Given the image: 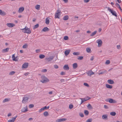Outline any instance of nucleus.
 I'll list each match as a JSON object with an SVG mask.
<instances>
[{
  "instance_id": "obj_1",
  "label": "nucleus",
  "mask_w": 122,
  "mask_h": 122,
  "mask_svg": "<svg viewBox=\"0 0 122 122\" xmlns=\"http://www.w3.org/2000/svg\"><path fill=\"white\" fill-rule=\"evenodd\" d=\"M21 30H22V31L25 33L30 34L31 33V31L30 29L28 28L27 27H25L24 28L21 29Z\"/></svg>"
},
{
  "instance_id": "obj_2",
  "label": "nucleus",
  "mask_w": 122,
  "mask_h": 122,
  "mask_svg": "<svg viewBox=\"0 0 122 122\" xmlns=\"http://www.w3.org/2000/svg\"><path fill=\"white\" fill-rule=\"evenodd\" d=\"M41 80H40V82L42 83H44L48 82L49 80L46 77H41Z\"/></svg>"
},
{
  "instance_id": "obj_3",
  "label": "nucleus",
  "mask_w": 122,
  "mask_h": 122,
  "mask_svg": "<svg viewBox=\"0 0 122 122\" xmlns=\"http://www.w3.org/2000/svg\"><path fill=\"white\" fill-rule=\"evenodd\" d=\"M61 11L60 10H58L56 13L55 14V18H60V15L61 14Z\"/></svg>"
},
{
  "instance_id": "obj_4",
  "label": "nucleus",
  "mask_w": 122,
  "mask_h": 122,
  "mask_svg": "<svg viewBox=\"0 0 122 122\" xmlns=\"http://www.w3.org/2000/svg\"><path fill=\"white\" fill-rule=\"evenodd\" d=\"M107 9L113 15H114L116 17L117 16V13L115 11L112 10L109 7Z\"/></svg>"
},
{
  "instance_id": "obj_5",
  "label": "nucleus",
  "mask_w": 122,
  "mask_h": 122,
  "mask_svg": "<svg viewBox=\"0 0 122 122\" xmlns=\"http://www.w3.org/2000/svg\"><path fill=\"white\" fill-rule=\"evenodd\" d=\"M86 73L89 76H91L94 74V72L92 71L91 70H89L88 71L86 72Z\"/></svg>"
},
{
  "instance_id": "obj_6",
  "label": "nucleus",
  "mask_w": 122,
  "mask_h": 122,
  "mask_svg": "<svg viewBox=\"0 0 122 122\" xmlns=\"http://www.w3.org/2000/svg\"><path fill=\"white\" fill-rule=\"evenodd\" d=\"M97 42L98 43V47H100L102 45V42L101 40H98L97 41Z\"/></svg>"
},
{
  "instance_id": "obj_7",
  "label": "nucleus",
  "mask_w": 122,
  "mask_h": 122,
  "mask_svg": "<svg viewBox=\"0 0 122 122\" xmlns=\"http://www.w3.org/2000/svg\"><path fill=\"white\" fill-rule=\"evenodd\" d=\"M107 72V71L105 70H100L98 74L99 75L101 74H104L105 73Z\"/></svg>"
},
{
  "instance_id": "obj_8",
  "label": "nucleus",
  "mask_w": 122,
  "mask_h": 122,
  "mask_svg": "<svg viewBox=\"0 0 122 122\" xmlns=\"http://www.w3.org/2000/svg\"><path fill=\"white\" fill-rule=\"evenodd\" d=\"M29 99V98L27 97H24L22 101V103H25L27 102Z\"/></svg>"
},
{
  "instance_id": "obj_9",
  "label": "nucleus",
  "mask_w": 122,
  "mask_h": 122,
  "mask_svg": "<svg viewBox=\"0 0 122 122\" xmlns=\"http://www.w3.org/2000/svg\"><path fill=\"white\" fill-rule=\"evenodd\" d=\"M67 119L66 118H60L56 120V122H59L66 121Z\"/></svg>"
},
{
  "instance_id": "obj_10",
  "label": "nucleus",
  "mask_w": 122,
  "mask_h": 122,
  "mask_svg": "<svg viewBox=\"0 0 122 122\" xmlns=\"http://www.w3.org/2000/svg\"><path fill=\"white\" fill-rule=\"evenodd\" d=\"M28 63H24L22 65V68H27L28 67Z\"/></svg>"
},
{
  "instance_id": "obj_11",
  "label": "nucleus",
  "mask_w": 122,
  "mask_h": 122,
  "mask_svg": "<svg viewBox=\"0 0 122 122\" xmlns=\"http://www.w3.org/2000/svg\"><path fill=\"white\" fill-rule=\"evenodd\" d=\"M6 25L9 28L12 27L15 25L13 23H7Z\"/></svg>"
},
{
  "instance_id": "obj_12",
  "label": "nucleus",
  "mask_w": 122,
  "mask_h": 122,
  "mask_svg": "<svg viewBox=\"0 0 122 122\" xmlns=\"http://www.w3.org/2000/svg\"><path fill=\"white\" fill-rule=\"evenodd\" d=\"M54 58L53 56H50L49 57L47 58L46 59V60L48 61H51Z\"/></svg>"
},
{
  "instance_id": "obj_13",
  "label": "nucleus",
  "mask_w": 122,
  "mask_h": 122,
  "mask_svg": "<svg viewBox=\"0 0 122 122\" xmlns=\"http://www.w3.org/2000/svg\"><path fill=\"white\" fill-rule=\"evenodd\" d=\"M28 111L27 107H23L21 109V111L23 112H25Z\"/></svg>"
},
{
  "instance_id": "obj_14",
  "label": "nucleus",
  "mask_w": 122,
  "mask_h": 122,
  "mask_svg": "<svg viewBox=\"0 0 122 122\" xmlns=\"http://www.w3.org/2000/svg\"><path fill=\"white\" fill-rule=\"evenodd\" d=\"M63 69L66 70H69V68L68 65H65L63 67Z\"/></svg>"
},
{
  "instance_id": "obj_15",
  "label": "nucleus",
  "mask_w": 122,
  "mask_h": 122,
  "mask_svg": "<svg viewBox=\"0 0 122 122\" xmlns=\"http://www.w3.org/2000/svg\"><path fill=\"white\" fill-rule=\"evenodd\" d=\"M24 8L23 7H21L19 8L18 10V12L19 13L22 12L24 10Z\"/></svg>"
},
{
  "instance_id": "obj_16",
  "label": "nucleus",
  "mask_w": 122,
  "mask_h": 122,
  "mask_svg": "<svg viewBox=\"0 0 122 122\" xmlns=\"http://www.w3.org/2000/svg\"><path fill=\"white\" fill-rule=\"evenodd\" d=\"M71 50H66L65 51V54L66 56H67Z\"/></svg>"
},
{
  "instance_id": "obj_17",
  "label": "nucleus",
  "mask_w": 122,
  "mask_h": 122,
  "mask_svg": "<svg viewBox=\"0 0 122 122\" xmlns=\"http://www.w3.org/2000/svg\"><path fill=\"white\" fill-rule=\"evenodd\" d=\"M49 29L46 27H45L41 30L42 32H46L48 31Z\"/></svg>"
},
{
  "instance_id": "obj_18",
  "label": "nucleus",
  "mask_w": 122,
  "mask_h": 122,
  "mask_svg": "<svg viewBox=\"0 0 122 122\" xmlns=\"http://www.w3.org/2000/svg\"><path fill=\"white\" fill-rule=\"evenodd\" d=\"M6 14L5 12L4 11H2L1 10H0V15H5Z\"/></svg>"
},
{
  "instance_id": "obj_19",
  "label": "nucleus",
  "mask_w": 122,
  "mask_h": 122,
  "mask_svg": "<svg viewBox=\"0 0 122 122\" xmlns=\"http://www.w3.org/2000/svg\"><path fill=\"white\" fill-rule=\"evenodd\" d=\"M9 48H6L3 49L2 50V52L3 53L7 52L9 51Z\"/></svg>"
},
{
  "instance_id": "obj_20",
  "label": "nucleus",
  "mask_w": 122,
  "mask_h": 122,
  "mask_svg": "<svg viewBox=\"0 0 122 122\" xmlns=\"http://www.w3.org/2000/svg\"><path fill=\"white\" fill-rule=\"evenodd\" d=\"M102 118L103 119L107 120L108 119L107 116L106 115H103L102 116Z\"/></svg>"
},
{
  "instance_id": "obj_21",
  "label": "nucleus",
  "mask_w": 122,
  "mask_h": 122,
  "mask_svg": "<svg viewBox=\"0 0 122 122\" xmlns=\"http://www.w3.org/2000/svg\"><path fill=\"white\" fill-rule=\"evenodd\" d=\"M107 82L108 83L111 84H112L114 83L113 81L111 80H108L107 81Z\"/></svg>"
},
{
  "instance_id": "obj_22",
  "label": "nucleus",
  "mask_w": 122,
  "mask_h": 122,
  "mask_svg": "<svg viewBox=\"0 0 122 122\" xmlns=\"http://www.w3.org/2000/svg\"><path fill=\"white\" fill-rule=\"evenodd\" d=\"M10 100V98H5L4 99L3 101V103H5V102H8V101H9Z\"/></svg>"
},
{
  "instance_id": "obj_23",
  "label": "nucleus",
  "mask_w": 122,
  "mask_h": 122,
  "mask_svg": "<svg viewBox=\"0 0 122 122\" xmlns=\"http://www.w3.org/2000/svg\"><path fill=\"white\" fill-rule=\"evenodd\" d=\"M69 19V17L67 15L65 16L63 18V19L64 20H68Z\"/></svg>"
},
{
  "instance_id": "obj_24",
  "label": "nucleus",
  "mask_w": 122,
  "mask_h": 122,
  "mask_svg": "<svg viewBox=\"0 0 122 122\" xmlns=\"http://www.w3.org/2000/svg\"><path fill=\"white\" fill-rule=\"evenodd\" d=\"M77 65L76 63H75L73 64V67L74 69H75L77 68Z\"/></svg>"
},
{
  "instance_id": "obj_25",
  "label": "nucleus",
  "mask_w": 122,
  "mask_h": 122,
  "mask_svg": "<svg viewBox=\"0 0 122 122\" xmlns=\"http://www.w3.org/2000/svg\"><path fill=\"white\" fill-rule=\"evenodd\" d=\"M106 87L107 88L109 89H111L112 88V86L111 85H110L107 84H106Z\"/></svg>"
},
{
  "instance_id": "obj_26",
  "label": "nucleus",
  "mask_w": 122,
  "mask_h": 122,
  "mask_svg": "<svg viewBox=\"0 0 122 122\" xmlns=\"http://www.w3.org/2000/svg\"><path fill=\"white\" fill-rule=\"evenodd\" d=\"M46 24H48L50 23V21L49 18H47L46 19Z\"/></svg>"
},
{
  "instance_id": "obj_27",
  "label": "nucleus",
  "mask_w": 122,
  "mask_h": 122,
  "mask_svg": "<svg viewBox=\"0 0 122 122\" xmlns=\"http://www.w3.org/2000/svg\"><path fill=\"white\" fill-rule=\"evenodd\" d=\"M115 5L117 7H118L119 9L121 11H122V9L119 4L117 3Z\"/></svg>"
},
{
  "instance_id": "obj_28",
  "label": "nucleus",
  "mask_w": 122,
  "mask_h": 122,
  "mask_svg": "<svg viewBox=\"0 0 122 122\" xmlns=\"http://www.w3.org/2000/svg\"><path fill=\"white\" fill-rule=\"evenodd\" d=\"M87 107L89 109H93V107L90 104H89Z\"/></svg>"
},
{
  "instance_id": "obj_29",
  "label": "nucleus",
  "mask_w": 122,
  "mask_h": 122,
  "mask_svg": "<svg viewBox=\"0 0 122 122\" xmlns=\"http://www.w3.org/2000/svg\"><path fill=\"white\" fill-rule=\"evenodd\" d=\"M40 5H37L35 6L36 9L38 10H39L40 9Z\"/></svg>"
},
{
  "instance_id": "obj_30",
  "label": "nucleus",
  "mask_w": 122,
  "mask_h": 122,
  "mask_svg": "<svg viewBox=\"0 0 122 122\" xmlns=\"http://www.w3.org/2000/svg\"><path fill=\"white\" fill-rule=\"evenodd\" d=\"M39 57L41 59H42L45 57V56L43 54H41L39 55Z\"/></svg>"
},
{
  "instance_id": "obj_31",
  "label": "nucleus",
  "mask_w": 122,
  "mask_h": 122,
  "mask_svg": "<svg viewBox=\"0 0 122 122\" xmlns=\"http://www.w3.org/2000/svg\"><path fill=\"white\" fill-rule=\"evenodd\" d=\"M110 114L113 116H115L116 114V113L115 112H112L110 113Z\"/></svg>"
},
{
  "instance_id": "obj_32",
  "label": "nucleus",
  "mask_w": 122,
  "mask_h": 122,
  "mask_svg": "<svg viewBox=\"0 0 122 122\" xmlns=\"http://www.w3.org/2000/svg\"><path fill=\"white\" fill-rule=\"evenodd\" d=\"M43 114L45 116H46L49 115L48 112L47 111H45L44 113Z\"/></svg>"
},
{
  "instance_id": "obj_33",
  "label": "nucleus",
  "mask_w": 122,
  "mask_h": 122,
  "mask_svg": "<svg viewBox=\"0 0 122 122\" xmlns=\"http://www.w3.org/2000/svg\"><path fill=\"white\" fill-rule=\"evenodd\" d=\"M39 27V25L38 24H36V25H34V27L33 28V29H35Z\"/></svg>"
},
{
  "instance_id": "obj_34",
  "label": "nucleus",
  "mask_w": 122,
  "mask_h": 122,
  "mask_svg": "<svg viewBox=\"0 0 122 122\" xmlns=\"http://www.w3.org/2000/svg\"><path fill=\"white\" fill-rule=\"evenodd\" d=\"M80 99L81 100V104H82L84 102L86 101V100H85V99L84 98H80Z\"/></svg>"
},
{
  "instance_id": "obj_35",
  "label": "nucleus",
  "mask_w": 122,
  "mask_h": 122,
  "mask_svg": "<svg viewBox=\"0 0 122 122\" xmlns=\"http://www.w3.org/2000/svg\"><path fill=\"white\" fill-rule=\"evenodd\" d=\"M28 47V45L27 44H24L22 46L23 48H26Z\"/></svg>"
},
{
  "instance_id": "obj_36",
  "label": "nucleus",
  "mask_w": 122,
  "mask_h": 122,
  "mask_svg": "<svg viewBox=\"0 0 122 122\" xmlns=\"http://www.w3.org/2000/svg\"><path fill=\"white\" fill-rule=\"evenodd\" d=\"M97 32V31H95L94 32L92 33L90 36H94L96 33Z\"/></svg>"
},
{
  "instance_id": "obj_37",
  "label": "nucleus",
  "mask_w": 122,
  "mask_h": 122,
  "mask_svg": "<svg viewBox=\"0 0 122 122\" xmlns=\"http://www.w3.org/2000/svg\"><path fill=\"white\" fill-rule=\"evenodd\" d=\"M84 114L86 115H87L89 114L88 111L87 110H85L84 111Z\"/></svg>"
},
{
  "instance_id": "obj_38",
  "label": "nucleus",
  "mask_w": 122,
  "mask_h": 122,
  "mask_svg": "<svg viewBox=\"0 0 122 122\" xmlns=\"http://www.w3.org/2000/svg\"><path fill=\"white\" fill-rule=\"evenodd\" d=\"M114 101V100H113L112 99L110 98L109 99L108 102L111 103H114V102H113V101Z\"/></svg>"
},
{
  "instance_id": "obj_39",
  "label": "nucleus",
  "mask_w": 122,
  "mask_h": 122,
  "mask_svg": "<svg viewBox=\"0 0 122 122\" xmlns=\"http://www.w3.org/2000/svg\"><path fill=\"white\" fill-rule=\"evenodd\" d=\"M15 73V72L14 71H12L10 72L9 73V75H12Z\"/></svg>"
},
{
  "instance_id": "obj_40",
  "label": "nucleus",
  "mask_w": 122,
  "mask_h": 122,
  "mask_svg": "<svg viewBox=\"0 0 122 122\" xmlns=\"http://www.w3.org/2000/svg\"><path fill=\"white\" fill-rule=\"evenodd\" d=\"M73 54L74 55L78 56L79 55V53L77 52H75L73 53Z\"/></svg>"
},
{
  "instance_id": "obj_41",
  "label": "nucleus",
  "mask_w": 122,
  "mask_h": 122,
  "mask_svg": "<svg viewBox=\"0 0 122 122\" xmlns=\"http://www.w3.org/2000/svg\"><path fill=\"white\" fill-rule=\"evenodd\" d=\"M91 50L89 48H86V51L88 53H90V52Z\"/></svg>"
},
{
  "instance_id": "obj_42",
  "label": "nucleus",
  "mask_w": 122,
  "mask_h": 122,
  "mask_svg": "<svg viewBox=\"0 0 122 122\" xmlns=\"http://www.w3.org/2000/svg\"><path fill=\"white\" fill-rule=\"evenodd\" d=\"M12 58L13 59V60L14 61H16L17 60H15V55L14 54L12 56Z\"/></svg>"
},
{
  "instance_id": "obj_43",
  "label": "nucleus",
  "mask_w": 122,
  "mask_h": 122,
  "mask_svg": "<svg viewBox=\"0 0 122 122\" xmlns=\"http://www.w3.org/2000/svg\"><path fill=\"white\" fill-rule=\"evenodd\" d=\"M92 121V118L89 119L86 121V122H91Z\"/></svg>"
},
{
  "instance_id": "obj_44",
  "label": "nucleus",
  "mask_w": 122,
  "mask_h": 122,
  "mask_svg": "<svg viewBox=\"0 0 122 122\" xmlns=\"http://www.w3.org/2000/svg\"><path fill=\"white\" fill-rule=\"evenodd\" d=\"M68 39V37L67 36H66L64 37V39L65 40H67Z\"/></svg>"
},
{
  "instance_id": "obj_45",
  "label": "nucleus",
  "mask_w": 122,
  "mask_h": 122,
  "mask_svg": "<svg viewBox=\"0 0 122 122\" xmlns=\"http://www.w3.org/2000/svg\"><path fill=\"white\" fill-rule=\"evenodd\" d=\"M47 71V70L46 69H43L41 70V71L43 72H45Z\"/></svg>"
},
{
  "instance_id": "obj_46",
  "label": "nucleus",
  "mask_w": 122,
  "mask_h": 122,
  "mask_svg": "<svg viewBox=\"0 0 122 122\" xmlns=\"http://www.w3.org/2000/svg\"><path fill=\"white\" fill-rule=\"evenodd\" d=\"M83 58V57L82 56H80L77 59L78 60H81Z\"/></svg>"
},
{
  "instance_id": "obj_47",
  "label": "nucleus",
  "mask_w": 122,
  "mask_h": 122,
  "mask_svg": "<svg viewBox=\"0 0 122 122\" xmlns=\"http://www.w3.org/2000/svg\"><path fill=\"white\" fill-rule=\"evenodd\" d=\"M110 63V61L109 60H107L106 61V64H109Z\"/></svg>"
},
{
  "instance_id": "obj_48",
  "label": "nucleus",
  "mask_w": 122,
  "mask_h": 122,
  "mask_svg": "<svg viewBox=\"0 0 122 122\" xmlns=\"http://www.w3.org/2000/svg\"><path fill=\"white\" fill-rule=\"evenodd\" d=\"M79 115L81 117H83L84 116L83 114L81 113H79Z\"/></svg>"
},
{
  "instance_id": "obj_49",
  "label": "nucleus",
  "mask_w": 122,
  "mask_h": 122,
  "mask_svg": "<svg viewBox=\"0 0 122 122\" xmlns=\"http://www.w3.org/2000/svg\"><path fill=\"white\" fill-rule=\"evenodd\" d=\"M29 107L30 108H33L34 107V105L33 104H30L29 105Z\"/></svg>"
},
{
  "instance_id": "obj_50",
  "label": "nucleus",
  "mask_w": 122,
  "mask_h": 122,
  "mask_svg": "<svg viewBox=\"0 0 122 122\" xmlns=\"http://www.w3.org/2000/svg\"><path fill=\"white\" fill-rule=\"evenodd\" d=\"M84 99H85V100H86V101H87L88 100L90 99V97H88L87 96V97H86V98H85Z\"/></svg>"
},
{
  "instance_id": "obj_51",
  "label": "nucleus",
  "mask_w": 122,
  "mask_h": 122,
  "mask_svg": "<svg viewBox=\"0 0 122 122\" xmlns=\"http://www.w3.org/2000/svg\"><path fill=\"white\" fill-rule=\"evenodd\" d=\"M85 86H87L89 87V85L86 83H84L83 84Z\"/></svg>"
},
{
  "instance_id": "obj_52",
  "label": "nucleus",
  "mask_w": 122,
  "mask_h": 122,
  "mask_svg": "<svg viewBox=\"0 0 122 122\" xmlns=\"http://www.w3.org/2000/svg\"><path fill=\"white\" fill-rule=\"evenodd\" d=\"M69 108L70 109H71L73 107V105L72 104H70L69 105Z\"/></svg>"
},
{
  "instance_id": "obj_53",
  "label": "nucleus",
  "mask_w": 122,
  "mask_h": 122,
  "mask_svg": "<svg viewBox=\"0 0 122 122\" xmlns=\"http://www.w3.org/2000/svg\"><path fill=\"white\" fill-rule=\"evenodd\" d=\"M54 66L56 69H57L58 68V66L57 65H54Z\"/></svg>"
},
{
  "instance_id": "obj_54",
  "label": "nucleus",
  "mask_w": 122,
  "mask_h": 122,
  "mask_svg": "<svg viewBox=\"0 0 122 122\" xmlns=\"http://www.w3.org/2000/svg\"><path fill=\"white\" fill-rule=\"evenodd\" d=\"M60 74L61 75H64L65 74V73L64 72L62 71L61 72Z\"/></svg>"
},
{
  "instance_id": "obj_55",
  "label": "nucleus",
  "mask_w": 122,
  "mask_h": 122,
  "mask_svg": "<svg viewBox=\"0 0 122 122\" xmlns=\"http://www.w3.org/2000/svg\"><path fill=\"white\" fill-rule=\"evenodd\" d=\"M45 109H44V107L41 108V109H40L39 111V112H42V111H43Z\"/></svg>"
},
{
  "instance_id": "obj_56",
  "label": "nucleus",
  "mask_w": 122,
  "mask_h": 122,
  "mask_svg": "<svg viewBox=\"0 0 122 122\" xmlns=\"http://www.w3.org/2000/svg\"><path fill=\"white\" fill-rule=\"evenodd\" d=\"M49 108V106H48L47 107L46 106H45V107H44V109H48Z\"/></svg>"
},
{
  "instance_id": "obj_57",
  "label": "nucleus",
  "mask_w": 122,
  "mask_h": 122,
  "mask_svg": "<svg viewBox=\"0 0 122 122\" xmlns=\"http://www.w3.org/2000/svg\"><path fill=\"white\" fill-rule=\"evenodd\" d=\"M104 107L106 109H107L108 108V107L107 106L105 105H104Z\"/></svg>"
},
{
  "instance_id": "obj_58",
  "label": "nucleus",
  "mask_w": 122,
  "mask_h": 122,
  "mask_svg": "<svg viewBox=\"0 0 122 122\" xmlns=\"http://www.w3.org/2000/svg\"><path fill=\"white\" fill-rule=\"evenodd\" d=\"M90 0H84V2L85 3H87Z\"/></svg>"
},
{
  "instance_id": "obj_59",
  "label": "nucleus",
  "mask_w": 122,
  "mask_h": 122,
  "mask_svg": "<svg viewBox=\"0 0 122 122\" xmlns=\"http://www.w3.org/2000/svg\"><path fill=\"white\" fill-rule=\"evenodd\" d=\"M29 73L28 72L25 73V74L24 75L25 76H27L29 74Z\"/></svg>"
},
{
  "instance_id": "obj_60",
  "label": "nucleus",
  "mask_w": 122,
  "mask_h": 122,
  "mask_svg": "<svg viewBox=\"0 0 122 122\" xmlns=\"http://www.w3.org/2000/svg\"><path fill=\"white\" fill-rule=\"evenodd\" d=\"M94 58V56H92L90 59V60L91 61H92L93 60Z\"/></svg>"
},
{
  "instance_id": "obj_61",
  "label": "nucleus",
  "mask_w": 122,
  "mask_h": 122,
  "mask_svg": "<svg viewBox=\"0 0 122 122\" xmlns=\"http://www.w3.org/2000/svg\"><path fill=\"white\" fill-rule=\"evenodd\" d=\"M53 92L52 91L50 92H49V94L50 95H51L53 94Z\"/></svg>"
},
{
  "instance_id": "obj_62",
  "label": "nucleus",
  "mask_w": 122,
  "mask_h": 122,
  "mask_svg": "<svg viewBox=\"0 0 122 122\" xmlns=\"http://www.w3.org/2000/svg\"><path fill=\"white\" fill-rule=\"evenodd\" d=\"M117 49H119L120 48V46L119 45L117 46Z\"/></svg>"
},
{
  "instance_id": "obj_63",
  "label": "nucleus",
  "mask_w": 122,
  "mask_h": 122,
  "mask_svg": "<svg viewBox=\"0 0 122 122\" xmlns=\"http://www.w3.org/2000/svg\"><path fill=\"white\" fill-rule=\"evenodd\" d=\"M15 118H14V117H13L12 118V120H13V121H14H14L15 120Z\"/></svg>"
},
{
  "instance_id": "obj_64",
  "label": "nucleus",
  "mask_w": 122,
  "mask_h": 122,
  "mask_svg": "<svg viewBox=\"0 0 122 122\" xmlns=\"http://www.w3.org/2000/svg\"><path fill=\"white\" fill-rule=\"evenodd\" d=\"M8 122H14V121H13V120H9L8 121Z\"/></svg>"
}]
</instances>
